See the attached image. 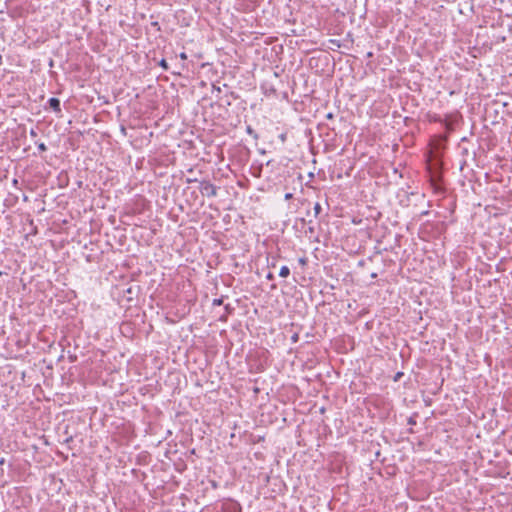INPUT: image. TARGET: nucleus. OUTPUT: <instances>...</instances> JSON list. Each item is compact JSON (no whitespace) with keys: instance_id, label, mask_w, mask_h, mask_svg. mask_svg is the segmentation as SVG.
I'll return each mask as SVG.
<instances>
[{"instance_id":"obj_1","label":"nucleus","mask_w":512,"mask_h":512,"mask_svg":"<svg viewBox=\"0 0 512 512\" xmlns=\"http://www.w3.org/2000/svg\"><path fill=\"white\" fill-rule=\"evenodd\" d=\"M199 190L203 196L211 198L217 196L218 188L210 181H202L200 182Z\"/></svg>"},{"instance_id":"obj_2","label":"nucleus","mask_w":512,"mask_h":512,"mask_svg":"<svg viewBox=\"0 0 512 512\" xmlns=\"http://www.w3.org/2000/svg\"><path fill=\"white\" fill-rule=\"evenodd\" d=\"M441 182H442V176L439 171L435 170L430 173V183L434 189V192H436V193L443 192V187H442Z\"/></svg>"},{"instance_id":"obj_3","label":"nucleus","mask_w":512,"mask_h":512,"mask_svg":"<svg viewBox=\"0 0 512 512\" xmlns=\"http://www.w3.org/2000/svg\"><path fill=\"white\" fill-rule=\"evenodd\" d=\"M49 107L56 113L61 112L60 100L56 97H51L48 100Z\"/></svg>"},{"instance_id":"obj_4","label":"nucleus","mask_w":512,"mask_h":512,"mask_svg":"<svg viewBox=\"0 0 512 512\" xmlns=\"http://www.w3.org/2000/svg\"><path fill=\"white\" fill-rule=\"evenodd\" d=\"M224 311H225L224 314L219 316V320L222 321V322H226L227 321L228 316L234 313L235 308L233 306H231V304H226L224 306Z\"/></svg>"},{"instance_id":"obj_5","label":"nucleus","mask_w":512,"mask_h":512,"mask_svg":"<svg viewBox=\"0 0 512 512\" xmlns=\"http://www.w3.org/2000/svg\"><path fill=\"white\" fill-rule=\"evenodd\" d=\"M290 275V269L287 266H282L279 271V276L282 278H287Z\"/></svg>"},{"instance_id":"obj_6","label":"nucleus","mask_w":512,"mask_h":512,"mask_svg":"<svg viewBox=\"0 0 512 512\" xmlns=\"http://www.w3.org/2000/svg\"><path fill=\"white\" fill-rule=\"evenodd\" d=\"M246 132H247V134H249L250 136H252L255 140H257V139H258V137H259V136H258V134H257V132H256V131H255V130L250 126V125H248V126L246 127Z\"/></svg>"},{"instance_id":"obj_7","label":"nucleus","mask_w":512,"mask_h":512,"mask_svg":"<svg viewBox=\"0 0 512 512\" xmlns=\"http://www.w3.org/2000/svg\"><path fill=\"white\" fill-rule=\"evenodd\" d=\"M313 210H314V216H315V217H318V216H319V214H320V213H321V211H322V207H321L320 203H318V202H317V203H315V205H314V207H313Z\"/></svg>"},{"instance_id":"obj_8","label":"nucleus","mask_w":512,"mask_h":512,"mask_svg":"<svg viewBox=\"0 0 512 512\" xmlns=\"http://www.w3.org/2000/svg\"><path fill=\"white\" fill-rule=\"evenodd\" d=\"M223 301H224V297H223V296H222V297H220V298H215V299H213V301H212V305H213V306H220V305H222V304H223Z\"/></svg>"},{"instance_id":"obj_9","label":"nucleus","mask_w":512,"mask_h":512,"mask_svg":"<svg viewBox=\"0 0 512 512\" xmlns=\"http://www.w3.org/2000/svg\"><path fill=\"white\" fill-rule=\"evenodd\" d=\"M159 66L162 67L166 71L169 69L168 63L165 59L160 60Z\"/></svg>"},{"instance_id":"obj_10","label":"nucleus","mask_w":512,"mask_h":512,"mask_svg":"<svg viewBox=\"0 0 512 512\" xmlns=\"http://www.w3.org/2000/svg\"><path fill=\"white\" fill-rule=\"evenodd\" d=\"M37 146H38L39 151H41V152H44L47 150V146L43 142L38 143Z\"/></svg>"},{"instance_id":"obj_11","label":"nucleus","mask_w":512,"mask_h":512,"mask_svg":"<svg viewBox=\"0 0 512 512\" xmlns=\"http://www.w3.org/2000/svg\"><path fill=\"white\" fill-rule=\"evenodd\" d=\"M298 262L300 265L305 266L308 263V259L306 257H300Z\"/></svg>"},{"instance_id":"obj_12","label":"nucleus","mask_w":512,"mask_h":512,"mask_svg":"<svg viewBox=\"0 0 512 512\" xmlns=\"http://www.w3.org/2000/svg\"><path fill=\"white\" fill-rule=\"evenodd\" d=\"M179 57H180L181 60H186L187 59V54L185 52H181L179 54Z\"/></svg>"},{"instance_id":"obj_13","label":"nucleus","mask_w":512,"mask_h":512,"mask_svg":"<svg viewBox=\"0 0 512 512\" xmlns=\"http://www.w3.org/2000/svg\"><path fill=\"white\" fill-rule=\"evenodd\" d=\"M292 198H293V194L292 193H286L285 196H284L285 200H290Z\"/></svg>"},{"instance_id":"obj_14","label":"nucleus","mask_w":512,"mask_h":512,"mask_svg":"<svg viewBox=\"0 0 512 512\" xmlns=\"http://www.w3.org/2000/svg\"><path fill=\"white\" fill-rule=\"evenodd\" d=\"M151 25H152L153 27H155L158 31L160 30V25H159V23H158L157 21L152 22V23H151Z\"/></svg>"},{"instance_id":"obj_15","label":"nucleus","mask_w":512,"mask_h":512,"mask_svg":"<svg viewBox=\"0 0 512 512\" xmlns=\"http://www.w3.org/2000/svg\"><path fill=\"white\" fill-rule=\"evenodd\" d=\"M334 118V114L332 112H329L326 114V119L332 120Z\"/></svg>"},{"instance_id":"obj_16","label":"nucleus","mask_w":512,"mask_h":512,"mask_svg":"<svg viewBox=\"0 0 512 512\" xmlns=\"http://www.w3.org/2000/svg\"><path fill=\"white\" fill-rule=\"evenodd\" d=\"M431 121H434V122H442V119L440 116H434L433 119Z\"/></svg>"},{"instance_id":"obj_17","label":"nucleus","mask_w":512,"mask_h":512,"mask_svg":"<svg viewBox=\"0 0 512 512\" xmlns=\"http://www.w3.org/2000/svg\"><path fill=\"white\" fill-rule=\"evenodd\" d=\"M266 278H267L268 280H273V279H274V275H273L272 273H268V274H267V276H266Z\"/></svg>"},{"instance_id":"obj_18","label":"nucleus","mask_w":512,"mask_h":512,"mask_svg":"<svg viewBox=\"0 0 512 512\" xmlns=\"http://www.w3.org/2000/svg\"><path fill=\"white\" fill-rule=\"evenodd\" d=\"M70 361H71V362L76 361V356L71 354V355H70Z\"/></svg>"},{"instance_id":"obj_19","label":"nucleus","mask_w":512,"mask_h":512,"mask_svg":"<svg viewBox=\"0 0 512 512\" xmlns=\"http://www.w3.org/2000/svg\"><path fill=\"white\" fill-rule=\"evenodd\" d=\"M372 56H373V53H372V52H368V53L366 54V57H367V58H370V57H372Z\"/></svg>"},{"instance_id":"obj_20","label":"nucleus","mask_w":512,"mask_h":512,"mask_svg":"<svg viewBox=\"0 0 512 512\" xmlns=\"http://www.w3.org/2000/svg\"><path fill=\"white\" fill-rule=\"evenodd\" d=\"M30 135H31V136H36L37 134H36V132H35L34 130H31V131H30Z\"/></svg>"},{"instance_id":"obj_21","label":"nucleus","mask_w":512,"mask_h":512,"mask_svg":"<svg viewBox=\"0 0 512 512\" xmlns=\"http://www.w3.org/2000/svg\"><path fill=\"white\" fill-rule=\"evenodd\" d=\"M270 92H271V93H275V92H276V90H275L273 87H270Z\"/></svg>"},{"instance_id":"obj_22","label":"nucleus","mask_w":512,"mask_h":512,"mask_svg":"<svg viewBox=\"0 0 512 512\" xmlns=\"http://www.w3.org/2000/svg\"><path fill=\"white\" fill-rule=\"evenodd\" d=\"M309 232L310 233H314V228L313 227H309Z\"/></svg>"},{"instance_id":"obj_23","label":"nucleus","mask_w":512,"mask_h":512,"mask_svg":"<svg viewBox=\"0 0 512 512\" xmlns=\"http://www.w3.org/2000/svg\"><path fill=\"white\" fill-rule=\"evenodd\" d=\"M402 374L401 373H397L396 377H395V380H397L398 378H400Z\"/></svg>"},{"instance_id":"obj_24","label":"nucleus","mask_w":512,"mask_h":512,"mask_svg":"<svg viewBox=\"0 0 512 512\" xmlns=\"http://www.w3.org/2000/svg\"><path fill=\"white\" fill-rule=\"evenodd\" d=\"M121 132L126 133V129L123 126L121 127Z\"/></svg>"},{"instance_id":"obj_25","label":"nucleus","mask_w":512,"mask_h":512,"mask_svg":"<svg viewBox=\"0 0 512 512\" xmlns=\"http://www.w3.org/2000/svg\"><path fill=\"white\" fill-rule=\"evenodd\" d=\"M429 212L428 211H424L422 212V215H427Z\"/></svg>"},{"instance_id":"obj_26","label":"nucleus","mask_w":512,"mask_h":512,"mask_svg":"<svg viewBox=\"0 0 512 512\" xmlns=\"http://www.w3.org/2000/svg\"><path fill=\"white\" fill-rule=\"evenodd\" d=\"M268 90L270 91V87H267V89L265 90V94H267Z\"/></svg>"},{"instance_id":"obj_27","label":"nucleus","mask_w":512,"mask_h":512,"mask_svg":"<svg viewBox=\"0 0 512 512\" xmlns=\"http://www.w3.org/2000/svg\"><path fill=\"white\" fill-rule=\"evenodd\" d=\"M296 339H297V335H294L293 340L296 341Z\"/></svg>"}]
</instances>
